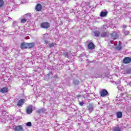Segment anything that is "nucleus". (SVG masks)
I'll return each mask as SVG.
<instances>
[{
    "instance_id": "b1692460",
    "label": "nucleus",
    "mask_w": 131,
    "mask_h": 131,
    "mask_svg": "<svg viewBox=\"0 0 131 131\" xmlns=\"http://www.w3.org/2000/svg\"><path fill=\"white\" fill-rule=\"evenodd\" d=\"M21 23H26L27 22V19L23 18L20 20Z\"/></svg>"
},
{
    "instance_id": "a878e982",
    "label": "nucleus",
    "mask_w": 131,
    "mask_h": 131,
    "mask_svg": "<svg viewBox=\"0 0 131 131\" xmlns=\"http://www.w3.org/2000/svg\"><path fill=\"white\" fill-rule=\"evenodd\" d=\"M26 125L27 126H31L32 124H31V122H28L26 123Z\"/></svg>"
},
{
    "instance_id": "4468645a",
    "label": "nucleus",
    "mask_w": 131,
    "mask_h": 131,
    "mask_svg": "<svg viewBox=\"0 0 131 131\" xmlns=\"http://www.w3.org/2000/svg\"><path fill=\"white\" fill-rule=\"evenodd\" d=\"M107 15H108V11H102L100 13V17H106V16H107Z\"/></svg>"
},
{
    "instance_id": "6e6552de",
    "label": "nucleus",
    "mask_w": 131,
    "mask_h": 131,
    "mask_svg": "<svg viewBox=\"0 0 131 131\" xmlns=\"http://www.w3.org/2000/svg\"><path fill=\"white\" fill-rule=\"evenodd\" d=\"M95 48H96V46H95V44L93 43V42H90L88 45V48L89 50H95Z\"/></svg>"
},
{
    "instance_id": "4be33fe9",
    "label": "nucleus",
    "mask_w": 131,
    "mask_h": 131,
    "mask_svg": "<svg viewBox=\"0 0 131 131\" xmlns=\"http://www.w3.org/2000/svg\"><path fill=\"white\" fill-rule=\"evenodd\" d=\"M74 84H75V85H77V84H79V81L78 80H74L73 81Z\"/></svg>"
},
{
    "instance_id": "f257e3e1",
    "label": "nucleus",
    "mask_w": 131,
    "mask_h": 131,
    "mask_svg": "<svg viewBox=\"0 0 131 131\" xmlns=\"http://www.w3.org/2000/svg\"><path fill=\"white\" fill-rule=\"evenodd\" d=\"M100 95L101 97H107L109 95V93L106 89H103L99 92Z\"/></svg>"
},
{
    "instance_id": "0eeeda50",
    "label": "nucleus",
    "mask_w": 131,
    "mask_h": 131,
    "mask_svg": "<svg viewBox=\"0 0 131 131\" xmlns=\"http://www.w3.org/2000/svg\"><path fill=\"white\" fill-rule=\"evenodd\" d=\"M14 129V131H24V128H23V126L21 125L15 126Z\"/></svg>"
},
{
    "instance_id": "cd10ccee",
    "label": "nucleus",
    "mask_w": 131,
    "mask_h": 131,
    "mask_svg": "<svg viewBox=\"0 0 131 131\" xmlns=\"http://www.w3.org/2000/svg\"><path fill=\"white\" fill-rule=\"evenodd\" d=\"M79 104L80 106H83V104H84V103L83 102V101H81L79 102Z\"/></svg>"
},
{
    "instance_id": "39448f33",
    "label": "nucleus",
    "mask_w": 131,
    "mask_h": 131,
    "mask_svg": "<svg viewBox=\"0 0 131 131\" xmlns=\"http://www.w3.org/2000/svg\"><path fill=\"white\" fill-rule=\"evenodd\" d=\"M32 105H30L28 106L26 108L27 114H31L33 110H32Z\"/></svg>"
},
{
    "instance_id": "a211bd4d",
    "label": "nucleus",
    "mask_w": 131,
    "mask_h": 131,
    "mask_svg": "<svg viewBox=\"0 0 131 131\" xmlns=\"http://www.w3.org/2000/svg\"><path fill=\"white\" fill-rule=\"evenodd\" d=\"M113 131H121V128H120V127H119V126L115 127L113 128Z\"/></svg>"
},
{
    "instance_id": "7c9ffc66",
    "label": "nucleus",
    "mask_w": 131,
    "mask_h": 131,
    "mask_svg": "<svg viewBox=\"0 0 131 131\" xmlns=\"http://www.w3.org/2000/svg\"><path fill=\"white\" fill-rule=\"evenodd\" d=\"M127 26L125 25H123V28H126Z\"/></svg>"
},
{
    "instance_id": "c85d7f7f",
    "label": "nucleus",
    "mask_w": 131,
    "mask_h": 131,
    "mask_svg": "<svg viewBox=\"0 0 131 131\" xmlns=\"http://www.w3.org/2000/svg\"><path fill=\"white\" fill-rule=\"evenodd\" d=\"M63 55H64L65 57L68 56V53H67V52H64Z\"/></svg>"
},
{
    "instance_id": "412c9836",
    "label": "nucleus",
    "mask_w": 131,
    "mask_h": 131,
    "mask_svg": "<svg viewBox=\"0 0 131 131\" xmlns=\"http://www.w3.org/2000/svg\"><path fill=\"white\" fill-rule=\"evenodd\" d=\"M122 49V47H121V45H119L118 46L116 47L115 49L116 51H120Z\"/></svg>"
},
{
    "instance_id": "473e14b6",
    "label": "nucleus",
    "mask_w": 131,
    "mask_h": 131,
    "mask_svg": "<svg viewBox=\"0 0 131 131\" xmlns=\"http://www.w3.org/2000/svg\"><path fill=\"white\" fill-rule=\"evenodd\" d=\"M45 43H46V45L48 43V41H47V40H45Z\"/></svg>"
},
{
    "instance_id": "2eb2a0df",
    "label": "nucleus",
    "mask_w": 131,
    "mask_h": 131,
    "mask_svg": "<svg viewBox=\"0 0 131 131\" xmlns=\"http://www.w3.org/2000/svg\"><path fill=\"white\" fill-rule=\"evenodd\" d=\"M108 34H109V32H103L101 35L102 37H106L108 36Z\"/></svg>"
},
{
    "instance_id": "20e7f679",
    "label": "nucleus",
    "mask_w": 131,
    "mask_h": 131,
    "mask_svg": "<svg viewBox=\"0 0 131 131\" xmlns=\"http://www.w3.org/2000/svg\"><path fill=\"white\" fill-rule=\"evenodd\" d=\"M87 110L89 113H92L94 111V104L89 103V105L87 106Z\"/></svg>"
},
{
    "instance_id": "9d476101",
    "label": "nucleus",
    "mask_w": 131,
    "mask_h": 131,
    "mask_svg": "<svg viewBox=\"0 0 131 131\" xmlns=\"http://www.w3.org/2000/svg\"><path fill=\"white\" fill-rule=\"evenodd\" d=\"M24 103H25V99L24 98L21 99L17 102V106L20 107V106H22Z\"/></svg>"
},
{
    "instance_id": "aec40b11",
    "label": "nucleus",
    "mask_w": 131,
    "mask_h": 131,
    "mask_svg": "<svg viewBox=\"0 0 131 131\" xmlns=\"http://www.w3.org/2000/svg\"><path fill=\"white\" fill-rule=\"evenodd\" d=\"M4 5H5L4 0H0V8H3L4 7Z\"/></svg>"
},
{
    "instance_id": "dca6fc26",
    "label": "nucleus",
    "mask_w": 131,
    "mask_h": 131,
    "mask_svg": "<svg viewBox=\"0 0 131 131\" xmlns=\"http://www.w3.org/2000/svg\"><path fill=\"white\" fill-rule=\"evenodd\" d=\"M94 35L96 37H99L100 36V35L101 34V33L99 31H95L94 32Z\"/></svg>"
},
{
    "instance_id": "f8f14e48",
    "label": "nucleus",
    "mask_w": 131,
    "mask_h": 131,
    "mask_svg": "<svg viewBox=\"0 0 131 131\" xmlns=\"http://www.w3.org/2000/svg\"><path fill=\"white\" fill-rule=\"evenodd\" d=\"M42 9V6H41V5L40 4H37L35 7V10L37 12H39Z\"/></svg>"
},
{
    "instance_id": "f03ea898",
    "label": "nucleus",
    "mask_w": 131,
    "mask_h": 131,
    "mask_svg": "<svg viewBox=\"0 0 131 131\" xmlns=\"http://www.w3.org/2000/svg\"><path fill=\"white\" fill-rule=\"evenodd\" d=\"M110 36L112 39H113V40H115V39H117V38H118V34L116 32H113L111 33Z\"/></svg>"
},
{
    "instance_id": "5701e85b",
    "label": "nucleus",
    "mask_w": 131,
    "mask_h": 131,
    "mask_svg": "<svg viewBox=\"0 0 131 131\" xmlns=\"http://www.w3.org/2000/svg\"><path fill=\"white\" fill-rule=\"evenodd\" d=\"M42 112H45V110H43V109H40L36 111V113H38V114H40V113H41Z\"/></svg>"
},
{
    "instance_id": "ddd939ff",
    "label": "nucleus",
    "mask_w": 131,
    "mask_h": 131,
    "mask_svg": "<svg viewBox=\"0 0 131 131\" xmlns=\"http://www.w3.org/2000/svg\"><path fill=\"white\" fill-rule=\"evenodd\" d=\"M35 46V43L34 42H31V43L28 42V49H32V48H34Z\"/></svg>"
},
{
    "instance_id": "f3484780",
    "label": "nucleus",
    "mask_w": 131,
    "mask_h": 131,
    "mask_svg": "<svg viewBox=\"0 0 131 131\" xmlns=\"http://www.w3.org/2000/svg\"><path fill=\"white\" fill-rule=\"evenodd\" d=\"M117 118H121L122 117V112H118L116 113Z\"/></svg>"
},
{
    "instance_id": "423d86ee",
    "label": "nucleus",
    "mask_w": 131,
    "mask_h": 131,
    "mask_svg": "<svg viewBox=\"0 0 131 131\" xmlns=\"http://www.w3.org/2000/svg\"><path fill=\"white\" fill-rule=\"evenodd\" d=\"M131 62V58L130 57H126L123 59V63L124 64H129Z\"/></svg>"
},
{
    "instance_id": "7ed1b4c3",
    "label": "nucleus",
    "mask_w": 131,
    "mask_h": 131,
    "mask_svg": "<svg viewBox=\"0 0 131 131\" xmlns=\"http://www.w3.org/2000/svg\"><path fill=\"white\" fill-rule=\"evenodd\" d=\"M40 26L42 28H44L45 29H48V28H50V23L45 22L41 23Z\"/></svg>"
},
{
    "instance_id": "2f4dec72",
    "label": "nucleus",
    "mask_w": 131,
    "mask_h": 131,
    "mask_svg": "<svg viewBox=\"0 0 131 131\" xmlns=\"http://www.w3.org/2000/svg\"><path fill=\"white\" fill-rule=\"evenodd\" d=\"M77 98H79V97H81V95H78L77 96Z\"/></svg>"
},
{
    "instance_id": "9b49d317",
    "label": "nucleus",
    "mask_w": 131,
    "mask_h": 131,
    "mask_svg": "<svg viewBox=\"0 0 131 131\" xmlns=\"http://www.w3.org/2000/svg\"><path fill=\"white\" fill-rule=\"evenodd\" d=\"M20 49H28V42H23L20 45Z\"/></svg>"
},
{
    "instance_id": "c756f323",
    "label": "nucleus",
    "mask_w": 131,
    "mask_h": 131,
    "mask_svg": "<svg viewBox=\"0 0 131 131\" xmlns=\"http://www.w3.org/2000/svg\"><path fill=\"white\" fill-rule=\"evenodd\" d=\"M54 78H55V79H58V75H54Z\"/></svg>"
},
{
    "instance_id": "6ab92c4d",
    "label": "nucleus",
    "mask_w": 131,
    "mask_h": 131,
    "mask_svg": "<svg viewBox=\"0 0 131 131\" xmlns=\"http://www.w3.org/2000/svg\"><path fill=\"white\" fill-rule=\"evenodd\" d=\"M57 45L56 43L55 42H51L49 44V47H50V48H53V47H54L55 46H56Z\"/></svg>"
},
{
    "instance_id": "bb28decb",
    "label": "nucleus",
    "mask_w": 131,
    "mask_h": 131,
    "mask_svg": "<svg viewBox=\"0 0 131 131\" xmlns=\"http://www.w3.org/2000/svg\"><path fill=\"white\" fill-rule=\"evenodd\" d=\"M124 33L125 35H128V34H129V31H125Z\"/></svg>"
},
{
    "instance_id": "72a5a7b5",
    "label": "nucleus",
    "mask_w": 131,
    "mask_h": 131,
    "mask_svg": "<svg viewBox=\"0 0 131 131\" xmlns=\"http://www.w3.org/2000/svg\"><path fill=\"white\" fill-rule=\"evenodd\" d=\"M50 74H52V73H50Z\"/></svg>"
},
{
    "instance_id": "393cba45",
    "label": "nucleus",
    "mask_w": 131,
    "mask_h": 131,
    "mask_svg": "<svg viewBox=\"0 0 131 131\" xmlns=\"http://www.w3.org/2000/svg\"><path fill=\"white\" fill-rule=\"evenodd\" d=\"M126 72L127 74H130V73L131 72V69H127V70H126Z\"/></svg>"
},
{
    "instance_id": "1a4fd4ad",
    "label": "nucleus",
    "mask_w": 131,
    "mask_h": 131,
    "mask_svg": "<svg viewBox=\"0 0 131 131\" xmlns=\"http://www.w3.org/2000/svg\"><path fill=\"white\" fill-rule=\"evenodd\" d=\"M9 92V88L8 87H4L0 90V93L2 94H6Z\"/></svg>"
}]
</instances>
